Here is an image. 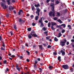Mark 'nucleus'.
Wrapping results in <instances>:
<instances>
[{
    "label": "nucleus",
    "mask_w": 74,
    "mask_h": 74,
    "mask_svg": "<svg viewBox=\"0 0 74 74\" xmlns=\"http://www.w3.org/2000/svg\"><path fill=\"white\" fill-rule=\"evenodd\" d=\"M51 10L52 11H50L49 13V15L50 16H52L53 17H54L55 16V6H53L51 8Z\"/></svg>",
    "instance_id": "nucleus-1"
},
{
    "label": "nucleus",
    "mask_w": 74,
    "mask_h": 74,
    "mask_svg": "<svg viewBox=\"0 0 74 74\" xmlns=\"http://www.w3.org/2000/svg\"><path fill=\"white\" fill-rule=\"evenodd\" d=\"M1 1L3 2H1V7H3V10H5V9H6L7 8V5H6L5 4L6 3L5 1V0H1Z\"/></svg>",
    "instance_id": "nucleus-2"
},
{
    "label": "nucleus",
    "mask_w": 74,
    "mask_h": 74,
    "mask_svg": "<svg viewBox=\"0 0 74 74\" xmlns=\"http://www.w3.org/2000/svg\"><path fill=\"white\" fill-rule=\"evenodd\" d=\"M62 68H63L65 70H67V69H69V66L67 64L63 65L62 66Z\"/></svg>",
    "instance_id": "nucleus-3"
},
{
    "label": "nucleus",
    "mask_w": 74,
    "mask_h": 74,
    "mask_svg": "<svg viewBox=\"0 0 74 74\" xmlns=\"http://www.w3.org/2000/svg\"><path fill=\"white\" fill-rule=\"evenodd\" d=\"M18 22H20L19 24L21 25H22V23H24L25 21H24V20H22V18H20L19 19V20L18 21Z\"/></svg>",
    "instance_id": "nucleus-4"
},
{
    "label": "nucleus",
    "mask_w": 74,
    "mask_h": 74,
    "mask_svg": "<svg viewBox=\"0 0 74 74\" xmlns=\"http://www.w3.org/2000/svg\"><path fill=\"white\" fill-rule=\"evenodd\" d=\"M60 45L62 47L63 46H64V45H65L66 43L64 41H61L60 43Z\"/></svg>",
    "instance_id": "nucleus-5"
},
{
    "label": "nucleus",
    "mask_w": 74,
    "mask_h": 74,
    "mask_svg": "<svg viewBox=\"0 0 74 74\" xmlns=\"http://www.w3.org/2000/svg\"><path fill=\"white\" fill-rule=\"evenodd\" d=\"M9 10L10 11H12L14 10V8L11 6H9Z\"/></svg>",
    "instance_id": "nucleus-6"
},
{
    "label": "nucleus",
    "mask_w": 74,
    "mask_h": 74,
    "mask_svg": "<svg viewBox=\"0 0 74 74\" xmlns=\"http://www.w3.org/2000/svg\"><path fill=\"white\" fill-rule=\"evenodd\" d=\"M60 53H62V56H64L65 55V52L63 51V50H61L60 51Z\"/></svg>",
    "instance_id": "nucleus-7"
},
{
    "label": "nucleus",
    "mask_w": 74,
    "mask_h": 74,
    "mask_svg": "<svg viewBox=\"0 0 74 74\" xmlns=\"http://www.w3.org/2000/svg\"><path fill=\"white\" fill-rule=\"evenodd\" d=\"M39 47L40 49H42V50L44 49V48L42 47V45H39Z\"/></svg>",
    "instance_id": "nucleus-8"
},
{
    "label": "nucleus",
    "mask_w": 74,
    "mask_h": 74,
    "mask_svg": "<svg viewBox=\"0 0 74 74\" xmlns=\"http://www.w3.org/2000/svg\"><path fill=\"white\" fill-rule=\"evenodd\" d=\"M21 12H22V13H23V10H20L19 12H18V15H21Z\"/></svg>",
    "instance_id": "nucleus-9"
},
{
    "label": "nucleus",
    "mask_w": 74,
    "mask_h": 74,
    "mask_svg": "<svg viewBox=\"0 0 74 74\" xmlns=\"http://www.w3.org/2000/svg\"><path fill=\"white\" fill-rule=\"evenodd\" d=\"M37 11L36 12V14H37L38 13H39L40 12V9H39V8H38L37 9Z\"/></svg>",
    "instance_id": "nucleus-10"
},
{
    "label": "nucleus",
    "mask_w": 74,
    "mask_h": 74,
    "mask_svg": "<svg viewBox=\"0 0 74 74\" xmlns=\"http://www.w3.org/2000/svg\"><path fill=\"white\" fill-rule=\"evenodd\" d=\"M16 69L17 70H18V71H20V70H21V68H19V66H18V64L16 65Z\"/></svg>",
    "instance_id": "nucleus-11"
},
{
    "label": "nucleus",
    "mask_w": 74,
    "mask_h": 74,
    "mask_svg": "<svg viewBox=\"0 0 74 74\" xmlns=\"http://www.w3.org/2000/svg\"><path fill=\"white\" fill-rule=\"evenodd\" d=\"M34 69L35 70H37V66L36 64H34Z\"/></svg>",
    "instance_id": "nucleus-12"
},
{
    "label": "nucleus",
    "mask_w": 74,
    "mask_h": 74,
    "mask_svg": "<svg viewBox=\"0 0 74 74\" xmlns=\"http://www.w3.org/2000/svg\"><path fill=\"white\" fill-rule=\"evenodd\" d=\"M56 25V23L55 22H51V25L52 26H54V25Z\"/></svg>",
    "instance_id": "nucleus-13"
},
{
    "label": "nucleus",
    "mask_w": 74,
    "mask_h": 74,
    "mask_svg": "<svg viewBox=\"0 0 74 74\" xmlns=\"http://www.w3.org/2000/svg\"><path fill=\"white\" fill-rule=\"evenodd\" d=\"M31 32V33H30V34H31V35H32V36H33V35H34L35 33L34 32V31H32Z\"/></svg>",
    "instance_id": "nucleus-14"
},
{
    "label": "nucleus",
    "mask_w": 74,
    "mask_h": 74,
    "mask_svg": "<svg viewBox=\"0 0 74 74\" xmlns=\"http://www.w3.org/2000/svg\"><path fill=\"white\" fill-rule=\"evenodd\" d=\"M57 21V22H58L60 23H63V22H62V20H60V19L58 20Z\"/></svg>",
    "instance_id": "nucleus-15"
},
{
    "label": "nucleus",
    "mask_w": 74,
    "mask_h": 74,
    "mask_svg": "<svg viewBox=\"0 0 74 74\" xmlns=\"http://www.w3.org/2000/svg\"><path fill=\"white\" fill-rule=\"evenodd\" d=\"M28 37L29 39H31V38H32V36H31V34H29Z\"/></svg>",
    "instance_id": "nucleus-16"
},
{
    "label": "nucleus",
    "mask_w": 74,
    "mask_h": 74,
    "mask_svg": "<svg viewBox=\"0 0 74 74\" xmlns=\"http://www.w3.org/2000/svg\"><path fill=\"white\" fill-rule=\"evenodd\" d=\"M55 72L56 74H59V72L58 71L57 69H55Z\"/></svg>",
    "instance_id": "nucleus-17"
},
{
    "label": "nucleus",
    "mask_w": 74,
    "mask_h": 74,
    "mask_svg": "<svg viewBox=\"0 0 74 74\" xmlns=\"http://www.w3.org/2000/svg\"><path fill=\"white\" fill-rule=\"evenodd\" d=\"M34 6L36 7H40V4H38L37 5L35 4L34 5Z\"/></svg>",
    "instance_id": "nucleus-18"
},
{
    "label": "nucleus",
    "mask_w": 74,
    "mask_h": 74,
    "mask_svg": "<svg viewBox=\"0 0 74 74\" xmlns=\"http://www.w3.org/2000/svg\"><path fill=\"white\" fill-rule=\"evenodd\" d=\"M58 60L60 61H60H61V57L60 56H59L58 57Z\"/></svg>",
    "instance_id": "nucleus-19"
},
{
    "label": "nucleus",
    "mask_w": 74,
    "mask_h": 74,
    "mask_svg": "<svg viewBox=\"0 0 74 74\" xmlns=\"http://www.w3.org/2000/svg\"><path fill=\"white\" fill-rule=\"evenodd\" d=\"M27 30L28 32H30L32 30V28L31 27L28 28L27 29Z\"/></svg>",
    "instance_id": "nucleus-20"
},
{
    "label": "nucleus",
    "mask_w": 74,
    "mask_h": 74,
    "mask_svg": "<svg viewBox=\"0 0 74 74\" xmlns=\"http://www.w3.org/2000/svg\"><path fill=\"white\" fill-rule=\"evenodd\" d=\"M61 26H63L64 28V27H66V24H62L61 25Z\"/></svg>",
    "instance_id": "nucleus-21"
},
{
    "label": "nucleus",
    "mask_w": 74,
    "mask_h": 74,
    "mask_svg": "<svg viewBox=\"0 0 74 74\" xmlns=\"http://www.w3.org/2000/svg\"><path fill=\"white\" fill-rule=\"evenodd\" d=\"M54 40L56 42H57V41H58V39H57L56 37H55L54 39Z\"/></svg>",
    "instance_id": "nucleus-22"
},
{
    "label": "nucleus",
    "mask_w": 74,
    "mask_h": 74,
    "mask_svg": "<svg viewBox=\"0 0 74 74\" xmlns=\"http://www.w3.org/2000/svg\"><path fill=\"white\" fill-rule=\"evenodd\" d=\"M6 1L8 2V5L10 4V0H6Z\"/></svg>",
    "instance_id": "nucleus-23"
},
{
    "label": "nucleus",
    "mask_w": 74,
    "mask_h": 74,
    "mask_svg": "<svg viewBox=\"0 0 74 74\" xmlns=\"http://www.w3.org/2000/svg\"><path fill=\"white\" fill-rule=\"evenodd\" d=\"M14 29H15V30H16V31H17V27H16V25H14Z\"/></svg>",
    "instance_id": "nucleus-24"
},
{
    "label": "nucleus",
    "mask_w": 74,
    "mask_h": 74,
    "mask_svg": "<svg viewBox=\"0 0 74 74\" xmlns=\"http://www.w3.org/2000/svg\"><path fill=\"white\" fill-rule=\"evenodd\" d=\"M61 36H62V34H61V33H60V32L58 34V37H61Z\"/></svg>",
    "instance_id": "nucleus-25"
},
{
    "label": "nucleus",
    "mask_w": 74,
    "mask_h": 74,
    "mask_svg": "<svg viewBox=\"0 0 74 74\" xmlns=\"http://www.w3.org/2000/svg\"><path fill=\"white\" fill-rule=\"evenodd\" d=\"M55 4H54V3H50V6L51 7H53V6H54V5Z\"/></svg>",
    "instance_id": "nucleus-26"
},
{
    "label": "nucleus",
    "mask_w": 74,
    "mask_h": 74,
    "mask_svg": "<svg viewBox=\"0 0 74 74\" xmlns=\"http://www.w3.org/2000/svg\"><path fill=\"white\" fill-rule=\"evenodd\" d=\"M44 26V24H43V23H41V25H40V27H43V26Z\"/></svg>",
    "instance_id": "nucleus-27"
},
{
    "label": "nucleus",
    "mask_w": 74,
    "mask_h": 74,
    "mask_svg": "<svg viewBox=\"0 0 74 74\" xmlns=\"http://www.w3.org/2000/svg\"><path fill=\"white\" fill-rule=\"evenodd\" d=\"M38 16H35V20L36 21H37L38 20Z\"/></svg>",
    "instance_id": "nucleus-28"
},
{
    "label": "nucleus",
    "mask_w": 74,
    "mask_h": 74,
    "mask_svg": "<svg viewBox=\"0 0 74 74\" xmlns=\"http://www.w3.org/2000/svg\"><path fill=\"white\" fill-rule=\"evenodd\" d=\"M31 8H32V10L33 11L35 10V8H34V7L33 5L32 7Z\"/></svg>",
    "instance_id": "nucleus-29"
},
{
    "label": "nucleus",
    "mask_w": 74,
    "mask_h": 74,
    "mask_svg": "<svg viewBox=\"0 0 74 74\" xmlns=\"http://www.w3.org/2000/svg\"><path fill=\"white\" fill-rule=\"evenodd\" d=\"M68 27H69V29H71V25H68L67 26Z\"/></svg>",
    "instance_id": "nucleus-30"
},
{
    "label": "nucleus",
    "mask_w": 74,
    "mask_h": 74,
    "mask_svg": "<svg viewBox=\"0 0 74 74\" xmlns=\"http://www.w3.org/2000/svg\"><path fill=\"white\" fill-rule=\"evenodd\" d=\"M49 69L50 70H51L53 68V66H51L49 67Z\"/></svg>",
    "instance_id": "nucleus-31"
},
{
    "label": "nucleus",
    "mask_w": 74,
    "mask_h": 74,
    "mask_svg": "<svg viewBox=\"0 0 74 74\" xmlns=\"http://www.w3.org/2000/svg\"><path fill=\"white\" fill-rule=\"evenodd\" d=\"M50 25H51V22H49L48 23V27H51V26H50Z\"/></svg>",
    "instance_id": "nucleus-32"
},
{
    "label": "nucleus",
    "mask_w": 74,
    "mask_h": 74,
    "mask_svg": "<svg viewBox=\"0 0 74 74\" xmlns=\"http://www.w3.org/2000/svg\"><path fill=\"white\" fill-rule=\"evenodd\" d=\"M53 20L54 21H57V19H58V18L57 17H55L54 18H53Z\"/></svg>",
    "instance_id": "nucleus-33"
},
{
    "label": "nucleus",
    "mask_w": 74,
    "mask_h": 74,
    "mask_svg": "<svg viewBox=\"0 0 74 74\" xmlns=\"http://www.w3.org/2000/svg\"><path fill=\"white\" fill-rule=\"evenodd\" d=\"M42 30L44 31H46V30H47V29H46V28H45V27H43L42 28Z\"/></svg>",
    "instance_id": "nucleus-34"
},
{
    "label": "nucleus",
    "mask_w": 74,
    "mask_h": 74,
    "mask_svg": "<svg viewBox=\"0 0 74 74\" xmlns=\"http://www.w3.org/2000/svg\"><path fill=\"white\" fill-rule=\"evenodd\" d=\"M10 34H11V36H12L13 35V32L12 31H11L10 32Z\"/></svg>",
    "instance_id": "nucleus-35"
},
{
    "label": "nucleus",
    "mask_w": 74,
    "mask_h": 74,
    "mask_svg": "<svg viewBox=\"0 0 74 74\" xmlns=\"http://www.w3.org/2000/svg\"><path fill=\"white\" fill-rule=\"evenodd\" d=\"M51 29L52 30H54L55 29V28H53V26H52L51 27Z\"/></svg>",
    "instance_id": "nucleus-36"
},
{
    "label": "nucleus",
    "mask_w": 74,
    "mask_h": 74,
    "mask_svg": "<svg viewBox=\"0 0 74 74\" xmlns=\"http://www.w3.org/2000/svg\"><path fill=\"white\" fill-rule=\"evenodd\" d=\"M33 37H37V35H36V34H34L33 36H32Z\"/></svg>",
    "instance_id": "nucleus-37"
},
{
    "label": "nucleus",
    "mask_w": 74,
    "mask_h": 74,
    "mask_svg": "<svg viewBox=\"0 0 74 74\" xmlns=\"http://www.w3.org/2000/svg\"><path fill=\"white\" fill-rule=\"evenodd\" d=\"M70 70L71 72H73V68H71Z\"/></svg>",
    "instance_id": "nucleus-38"
},
{
    "label": "nucleus",
    "mask_w": 74,
    "mask_h": 74,
    "mask_svg": "<svg viewBox=\"0 0 74 74\" xmlns=\"http://www.w3.org/2000/svg\"><path fill=\"white\" fill-rule=\"evenodd\" d=\"M62 33H64L65 32V30L64 29H62L61 31Z\"/></svg>",
    "instance_id": "nucleus-39"
},
{
    "label": "nucleus",
    "mask_w": 74,
    "mask_h": 74,
    "mask_svg": "<svg viewBox=\"0 0 74 74\" xmlns=\"http://www.w3.org/2000/svg\"><path fill=\"white\" fill-rule=\"evenodd\" d=\"M53 54L54 55L56 56V55H57V53L56 52H54L53 53Z\"/></svg>",
    "instance_id": "nucleus-40"
},
{
    "label": "nucleus",
    "mask_w": 74,
    "mask_h": 74,
    "mask_svg": "<svg viewBox=\"0 0 74 74\" xmlns=\"http://www.w3.org/2000/svg\"><path fill=\"white\" fill-rule=\"evenodd\" d=\"M26 52L28 53L27 55H30V52H29V51H28L27 50L26 51Z\"/></svg>",
    "instance_id": "nucleus-41"
},
{
    "label": "nucleus",
    "mask_w": 74,
    "mask_h": 74,
    "mask_svg": "<svg viewBox=\"0 0 74 74\" xmlns=\"http://www.w3.org/2000/svg\"><path fill=\"white\" fill-rule=\"evenodd\" d=\"M30 18L32 19V18H34V16L33 15H31L30 16Z\"/></svg>",
    "instance_id": "nucleus-42"
},
{
    "label": "nucleus",
    "mask_w": 74,
    "mask_h": 74,
    "mask_svg": "<svg viewBox=\"0 0 74 74\" xmlns=\"http://www.w3.org/2000/svg\"><path fill=\"white\" fill-rule=\"evenodd\" d=\"M39 70L40 71V73H41V72H42V69H41V68H39Z\"/></svg>",
    "instance_id": "nucleus-43"
},
{
    "label": "nucleus",
    "mask_w": 74,
    "mask_h": 74,
    "mask_svg": "<svg viewBox=\"0 0 74 74\" xmlns=\"http://www.w3.org/2000/svg\"><path fill=\"white\" fill-rule=\"evenodd\" d=\"M7 61L6 60H5L3 62L4 64H6V63H7Z\"/></svg>",
    "instance_id": "nucleus-44"
},
{
    "label": "nucleus",
    "mask_w": 74,
    "mask_h": 74,
    "mask_svg": "<svg viewBox=\"0 0 74 74\" xmlns=\"http://www.w3.org/2000/svg\"><path fill=\"white\" fill-rule=\"evenodd\" d=\"M1 49L2 51H4V50H5V49H4V48H3V47H1Z\"/></svg>",
    "instance_id": "nucleus-45"
},
{
    "label": "nucleus",
    "mask_w": 74,
    "mask_h": 74,
    "mask_svg": "<svg viewBox=\"0 0 74 74\" xmlns=\"http://www.w3.org/2000/svg\"><path fill=\"white\" fill-rule=\"evenodd\" d=\"M32 25L33 26H34L36 25V23H32Z\"/></svg>",
    "instance_id": "nucleus-46"
},
{
    "label": "nucleus",
    "mask_w": 74,
    "mask_h": 74,
    "mask_svg": "<svg viewBox=\"0 0 74 74\" xmlns=\"http://www.w3.org/2000/svg\"><path fill=\"white\" fill-rule=\"evenodd\" d=\"M57 14L58 16H60V14L59 12H57Z\"/></svg>",
    "instance_id": "nucleus-47"
},
{
    "label": "nucleus",
    "mask_w": 74,
    "mask_h": 74,
    "mask_svg": "<svg viewBox=\"0 0 74 74\" xmlns=\"http://www.w3.org/2000/svg\"><path fill=\"white\" fill-rule=\"evenodd\" d=\"M35 64H37V63H38V62L37 60H35Z\"/></svg>",
    "instance_id": "nucleus-48"
},
{
    "label": "nucleus",
    "mask_w": 74,
    "mask_h": 74,
    "mask_svg": "<svg viewBox=\"0 0 74 74\" xmlns=\"http://www.w3.org/2000/svg\"><path fill=\"white\" fill-rule=\"evenodd\" d=\"M42 20H39V23H42Z\"/></svg>",
    "instance_id": "nucleus-49"
},
{
    "label": "nucleus",
    "mask_w": 74,
    "mask_h": 74,
    "mask_svg": "<svg viewBox=\"0 0 74 74\" xmlns=\"http://www.w3.org/2000/svg\"><path fill=\"white\" fill-rule=\"evenodd\" d=\"M44 33L45 34H48V31L45 32Z\"/></svg>",
    "instance_id": "nucleus-50"
},
{
    "label": "nucleus",
    "mask_w": 74,
    "mask_h": 74,
    "mask_svg": "<svg viewBox=\"0 0 74 74\" xmlns=\"http://www.w3.org/2000/svg\"><path fill=\"white\" fill-rule=\"evenodd\" d=\"M56 4H58L59 3V1H56Z\"/></svg>",
    "instance_id": "nucleus-51"
},
{
    "label": "nucleus",
    "mask_w": 74,
    "mask_h": 74,
    "mask_svg": "<svg viewBox=\"0 0 74 74\" xmlns=\"http://www.w3.org/2000/svg\"><path fill=\"white\" fill-rule=\"evenodd\" d=\"M51 46L50 45H49L47 46V48H51Z\"/></svg>",
    "instance_id": "nucleus-52"
},
{
    "label": "nucleus",
    "mask_w": 74,
    "mask_h": 74,
    "mask_svg": "<svg viewBox=\"0 0 74 74\" xmlns=\"http://www.w3.org/2000/svg\"><path fill=\"white\" fill-rule=\"evenodd\" d=\"M9 16H10V15H9V14H8L6 15V17H7V18H8V17H9Z\"/></svg>",
    "instance_id": "nucleus-53"
},
{
    "label": "nucleus",
    "mask_w": 74,
    "mask_h": 74,
    "mask_svg": "<svg viewBox=\"0 0 74 74\" xmlns=\"http://www.w3.org/2000/svg\"><path fill=\"white\" fill-rule=\"evenodd\" d=\"M16 1L15 0H12V3H15V2Z\"/></svg>",
    "instance_id": "nucleus-54"
},
{
    "label": "nucleus",
    "mask_w": 74,
    "mask_h": 74,
    "mask_svg": "<svg viewBox=\"0 0 74 74\" xmlns=\"http://www.w3.org/2000/svg\"><path fill=\"white\" fill-rule=\"evenodd\" d=\"M2 37L0 35V41H1V40H2Z\"/></svg>",
    "instance_id": "nucleus-55"
},
{
    "label": "nucleus",
    "mask_w": 74,
    "mask_h": 74,
    "mask_svg": "<svg viewBox=\"0 0 74 74\" xmlns=\"http://www.w3.org/2000/svg\"><path fill=\"white\" fill-rule=\"evenodd\" d=\"M6 69V71H5L6 72H7V71H9V70L8 68H7Z\"/></svg>",
    "instance_id": "nucleus-56"
},
{
    "label": "nucleus",
    "mask_w": 74,
    "mask_h": 74,
    "mask_svg": "<svg viewBox=\"0 0 74 74\" xmlns=\"http://www.w3.org/2000/svg\"><path fill=\"white\" fill-rule=\"evenodd\" d=\"M71 19H68V22H70L71 21Z\"/></svg>",
    "instance_id": "nucleus-57"
},
{
    "label": "nucleus",
    "mask_w": 74,
    "mask_h": 74,
    "mask_svg": "<svg viewBox=\"0 0 74 74\" xmlns=\"http://www.w3.org/2000/svg\"><path fill=\"white\" fill-rule=\"evenodd\" d=\"M50 1V0H47V3H49Z\"/></svg>",
    "instance_id": "nucleus-58"
},
{
    "label": "nucleus",
    "mask_w": 74,
    "mask_h": 74,
    "mask_svg": "<svg viewBox=\"0 0 74 74\" xmlns=\"http://www.w3.org/2000/svg\"><path fill=\"white\" fill-rule=\"evenodd\" d=\"M27 62H30V60L29 59H27Z\"/></svg>",
    "instance_id": "nucleus-59"
},
{
    "label": "nucleus",
    "mask_w": 74,
    "mask_h": 74,
    "mask_svg": "<svg viewBox=\"0 0 74 74\" xmlns=\"http://www.w3.org/2000/svg\"><path fill=\"white\" fill-rule=\"evenodd\" d=\"M43 45L44 46V47H46V44L45 43V44L43 43Z\"/></svg>",
    "instance_id": "nucleus-60"
},
{
    "label": "nucleus",
    "mask_w": 74,
    "mask_h": 74,
    "mask_svg": "<svg viewBox=\"0 0 74 74\" xmlns=\"http://www.w3.org/2000/svg\"><path fill=\"white\" fill-rule=\"evenodd\" d=\"M2 46H3V47H5V45H4V43H3Z\"/></svg>",
    "instance_id": "nucleus-61"
},
{
    "label": "nucleus",
    "mask_w": 74,
    "mask_h": 74,
    "mask_svg": "<svg viewBox=\"0 0 74 74\" xmlns=\"http://www.w3.org/2000/svg\"><path fill=\"white\" fill-rule=\"evenodd\" d=\"M69 42H66V45H69Z\"/></svg>",
    "instance_id": "nucleus-62"
},
{
    "label": "nucleus",
    "mask_w": 74,
    "mask_h": 74,
    "mask_svg": "<svg viewBox=\"0 0 74 74\" xmlns=\"http://www.w3.org/2000/svg\"><path fill=\"white\" fill-rule=\"evenodd\" d=\"M45 23H48V21L47 20H46V21H45Z\"/></svg>",
    "instance_id": "nucleus-63"
},
{
    "label": "nucleus",
    "mask_w": 74,
    "mask_h": 74,
    "mask_svg": "<svg viewBox=\"0 0 74 74\" xmlns=\"http://www.w3.org/2000/svg\"><path fill=\"white\" fill-rule=\"evenodd\" d=\"M71 42H74V39H72L71 40Z\"/></svg>",
    "instance_id": "nucleus-64"
}]
</instances>
